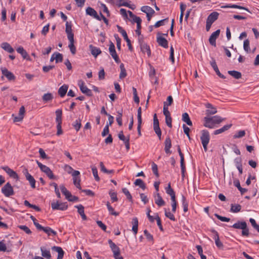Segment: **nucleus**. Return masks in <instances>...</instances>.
Segmentation results:
<instances>
[{"mask_svg": "<svg viewBox=\"0 0 259 259\" xmlns=\"http://www.w3.org/2000/svg\"><path fill=\"white\" fill-rule=\"evenodd\" d=\"M108 243L109 244L110 247L113 251V255H117L118 254L120 253V250L119 247H117L116 245L111 240H108Z\"/></svg>", "mask_w": 259, "mask_h": 259, "instance_id": "obj_19", "label": "nucleus"}, {"mask_svg": "<svg viewBox=\"0 0 259 259\" xmlns=\"http://www.w3.org/2000/svg\"><path fill=\"white\" fill-rule=\"evenodd\" d=\"M2 169H3L10 177L17 180H18L19 177L18 174L8 166H3L2 167Z\"/></svg>", "mask_w": 259, "mask_h": 259, "instance_id": "obj_11", "label": "nucleus"}, {"mask_svg": "<svg viewBox=\"0 0 259 259\" xmlns=\"http://www.w3.org/2000/svg\"><path fill=\"white\" fill-rule=\"evenodd\" d=\"M134 184L136 186H139L143 190H145L146 189V185L144 182L140 179H138L136 180Z\"/></svg>", "mask_w": 259, "mask_h": 259, "instance_id": "obj_42", "label": "nucleus"}, {"mask_svg": "<svg viewBox=\"0 0 259 259\" xmlns=\"http://www.w3.org/2000/svg\"><path fill=\"white\" fill-rule=\"evenodd\" d=\"M68 88V85L64 84L59 89L58 94L61 97H63L66 95Z\"/></svg>", "mask_w": 259, "mask_h": 259, "instance_id": "obj_31", "label": "nucleus"}, {"mask_svg": "<svg viewBox=\"0 0 259 259\" xmlns=\"http://www.w3.org/2000/svg\"><path fill=\"white\" fill-rule=\"evenodd\" d=\"M40 251L41 255L47 259H51V254L49 250L46 249L44 247H41Z\"/></svg>", "mask_w": 259, "mask_h": 259, "instance_id": "obj_29", "label": "nucleus"}, {"mask_svg": "<svg viewBox=\"0 0 259 259\" xmlns=\"http://www.w3.org/2000/svg\"><path fill=\"white\" fill-rule=\"evenodd\" d=\"M165 215L166 217L169 219L171 221H176V219H175L174 214L172 213H171L170 211H167V210L166 209H165Z\"/></svg>", "mask_w": 259, "mask_h": 259, "instance_id": "obj_53", "label": "nucleus"}, {"mask_svg": "<svg viewBox=\"0 0 259 259\" xmlns=\"http://www.w3.org/2000/svg\"><path fill=\"white\" fill-rule=\"evenodd\" d=\"M60 190L62 193L65 196V197L68 200H72L70 199V197H72L71 193L67 190L64 185L60 186Z\"/></svg>", "mask_w": 259, "mask_h": 259, "instance_id": "obj_26", "label": "nucleus"}, {"mask_svg": "<svg viewBox=\"0 0 259 259\" xmlns=\"http://www.w3.org/2000/svg\"><path fill=\"white\" fill-rule=\"evenodd\" d=\"M52 249L53 250L58 252V254L57 259H63L64 254V251L61 247L53 246L52 247Z\"/></svg>", "mask_w": 259, "mask_h": 259, "instance_id": "obj_23", "label": "nucleus"}, {"mask_svg": "<svg viewBox=\"0 0 259 259\" xmlns=\"http://www.w3.org/2000/svg\"><path fill=\"white\" fill-rule=\"evenodd\" d=\"M211 120L212 121V122L213 124H219L221 122H222L224 119H223L221 117L219 116H214L213 117H210Z\"/></svg>", "mask_w": 259, "mask_h": 259, "instance_id": "obj_43", "label": "nucleus"}, {"mask_svg": "<svg viewBox=\"0 0 259 259\" xmlns=\"http://www.w3.org/2000/svg\"><path fill=\"white\" fill-rule=\"evenodd\" d=\"M1 70L3 75L6 76L8 80H13L15 79V77L14 75L11 72L9 71L7 68H2Z\"/></svg>", "mask_w": 259, "mask_h": 259, "instance_id": "obj_13", "label": "nucleus"}, {"mask_svg": "<svg viewBox=\"0 0 259 259\" xmlns=\"http://www.w3.org/2000/svg\"><path fill=\"white\" fill-rule=\"evenodd\" d=\"M68 47L70 50V52L73 55L75 54L76 53V48L74 46V42H69Z\"/></svg>", "mask_w": 259, "mask_h": 259, "instance_id": "obj_62", "label": "nucleus"}, {"mask_svg": "<svg viewBox=\"0 0 259 259\" xmlns=\"http://www.w3.org/2000/svg\"><path fill=\"white\" fill-rule=\"evenodd\" d=\"M222 8H236V9H239L245 10L250 12L249 10L247 8H246L245 7H242V6H238V5H226V6H222Z\"/></svg>", "mask_w": 259, "mask_h": 259, "instance_id": "obj_39", "label": "nucleus"}, {"mask_svg": "<svg viewBox=\"0 0 259 259\" xmlns=\"http://www.w3.org/2000/svg\"><path fill=\"white\" fill-rule=\"evenodd\" d=\"M109 51L110 54L113 58V59L115 60L116 63H119L120 60L118 58V56L116 52L115 46L114 44L112 42H110L109 48Z\"/></svg>", "mask_w": 259, "mask_h": 259, "instance_id": "obj_8", "label": "nucleus"}, {"mask_svg": "<svg viewBox=\"0 0 259 259\" xmlns=\"http://www.w3.org/2000/svg\"><path fill=\"white\" fill-rule=\"evenodd\" d=\"M117 28L118 29V32L122 34L124 39L126 41L127 45H130V40L128 38L126 31L121 26L119 25H117Z\"/></svg>", "mask_w": 259, "mask_h": 259, "instance_id": "obj_22", "label": "nucleus"}, {"mask_svg": "<svg viewBox=\"0 0 259 259\" xmlns=\"http://www.w3.org/2000/svg\"><path fill=\"white\" fill-rule=\"evenodd\" d=\"M205 106L207 108V109L206 110V114L208 116L214 114L217 112V109L212 106L211 104L207 103L205 105Z\"/></svg>", "mask_w": 259, "mask_h": 259, "instance_id": "obj_18", "label": "nucleus"}, {"mask_svg": "<svg viewBox=\"0 0 259 259\" xmlns=\"http://www.w3.org/2000/svg\"><path fill=\"white\" fill-rule=\"evenodd\" d=\"M65 31L67 34L72 33V27L71 24L68 22H66L65 24Z\"/></svg>", "mask_w": 259, "mask_h": 259, "instance_id": "obj_59", "label": "nucleus"}, {"mask_svg": "<svg viewBox=\"0 0 259 259\" xmlns=\"http://www.w3.org/2000/svg\"><path fill=\"white\" fill-rule=\"evenodd\" d=\"M166 193L168 194L170 196L175 195V192L174 190L171 188L170 183L168 184V186L165 188Z\"/></svg>", "mask_w": 259, "mask_h": 259, "instance_id": "obj_45", "label": "nucleus"}, {"mask_svg": "<svg viewBox=\"0 0 259 259\" xmlns=\"http://www.w3.org/2000/svg\"><path fill=\"white\" fill-rule=\"evenodd\" d=\"M141 11L146 14L153 15L155 13L154 10L149 6H143L141 8Z\"/></svg>", "mask_w": 259, "mask_h": 259, "instance_id": "obj_32", "label": "nucleus"}, {"mask_svg": "<svg viewBox=\"0 0 259 259\" xmlns=\"http://www.w3.org/2000/svg\"><path fill=\"white\" fill-rule=\"evenodd\" d=\"M36 163L40 170L45 172L50 179H55V177L52 171L49 167L42 164L38 160H36Z\"/></svg>", "mask_w": 259, "mask_h": 259, "instance_id": "obj_2", "label": "nucleus"}, {"mask_svg": "<svg viewBox=\"0 0 259 259\" xmlns=\"http://www.w3.org/2000/svg\"><path fill=\"white\" fill-rule=\"evenodd\" d=\"M219 14L217 12L210 13L207 17L206 21L212 24L219 17Z\"/></svg>", "mask_w": 259, "mask_h": 259, "instance_id": "obj_20", "label": "nucleus"}, {"mask_svg": "<svg viewBox=\"0 0 259 259\" xmlns=\"http://www.w3.org/2000/svg\"><path fill=\"white\" fill-rule=\"evenodd\" d=\"M133 227L132 231L134 233L135 235H136L138 232V220L137 218H134L133 219Z\"/></svg>", "mask_w": 259, "mask_h": 259, "instance_id": "obj_34", "label": "nucleus"}, {"mask_svg": "<svg viewBox=\"0 0 259 259\" xmlns=\"http://www.w3.org/2000/svg\"><path fill=\"white\" fill-rule=\"evenodd\" d=\"M1 47L4 50L7 51L10 53H12L14 51L13 48L8 42H3L1 45Z\"/></svg>", "mask_w": 259, "mask_h": 259, "instance_id": "obj_30", "label": "nucleus"}, {"mask_svg": "<svg viewBox=\"0 0 259 259\" xmlns=\"http://www.w3.org/2000/svg\"><path fill=\"white\" fill-rule=\"evenodd\" d=\"M152 170L156 177L159 176L157 165L154 162L152 164Z\"/></svg>", "mask_w": 259, "mask_h": 259, "instance_id": "obj_61", "label": "nucleus"}, {"mask_svg": "<svg viewBox=\"0 0 259 259\" xmlns=\"http://www.w3.org/2000/svg\"><path fill=\"white\" fill-rule=\"evenodd\" d=\"M19 228L24 231L27 234H31L32 232L29 228L25 225H20L18 226Z\"/></svg>", "mask_w": 259, "mask_h": 259, "instance_id": "obj_52", "label": "nucleus"}, {"mask_svg": "<svg viewBox=\"0 0 259 259\" xmlns=\"http://www.w3.org/2000/svg\"><path fill=\"white\" fill-rule=\"evenodd\" d=\"M17 51L18 53L20 54L22 57L24 59L30 60V57L28 56L26 51L22 47H19L17 49Z\"/></svg>", "mask_w": 259, "mask_h": 259, "instance_id": "obj_25", "label": "nucleus"}, {"mask_svg": "<svg viewBox=\"0 0 259 259\" xmlns=\"http://www.w3.org/2000/svg\"><path fill=\"white\" fill-rule=\"evenodd\" d=\"M228 73L236 79H239L241 77V73L237 71H228Z\"/></svg>", "mask_w": 259, "mask_h": 259, "instance_id": "obj_40", "label": "nucleus"}, {"mask_svg": "<svg viewBox=\"0 0 259 259\" xmlns=\"http://www.w3.org/2000/svg\"><path fill=\"white\" fill-rule=\"evenodd\" d=\"M89 48L92 55L95 58L101 53L100 48L95 47L92 45L89 46Z\"/></svg>", "mask_w": 259, "mask_h": 259, "instance_id": "obj_15", "label": "nucleus"}, {"mask_svg": "<svg viewBox=\"0 0 259 259\" xmlns=\"http://www.w3.org/2000/svg\"><path fill=\"white\" fill-rule=\"evenodd\" d=\"M214 215L220 220L223 222H228L230 221V219L225 217L221 216L217 213L214 214Z\"/></svg>", "mask_w": 259, "mask_h": 259, "instance_id": "obj_63", "label": "nucleus"}, {"mask_svg": "<svg viewBox=\"0 0 259 259\" xmlns=\"http://www.w3.org/2000/svg\"><path fill=\"white\" fill-rule=\"evenodd\" d=\"M153 129L158 137L159 140L161 139V131L159 125V121L157 118L156 114L153 117Z\"/></svg>", "mask_w": 259, "mask_h": 259, "instance_id": "obj_5", "label": "nucleus"}, {"mask_svg": "<svg viewBox=\"0 0 259 259\" xmlns=\"http://www.w3.org/2000/svg\"><path fill=\"white\" fill-rule=\"evenodd\" d=\"M243 49L247 53L250 52L249 41L248 39H245L243 43Z\"/></svg>", "mask_w": 259, "mask_h": 259, "instance_id": "obj_49", "label": "nucleus"}, {"mask_svg": "<svg viewBox=\"0 0 259 259\" xmlns=\"http://www.w3.org/2000/svg\"><path fill=\"white\" fill-rule=\"evenodd\" d=\"M2 192L6 197H10L14 194L13 187L9 183H7L2 188Z\"/></svg>", "mask_w": 259, "mask_h": 259, "instance_id": "obj_3", "label": "nucleus"}, {"mask_svg": "<svg viewBox=\"0 0 259 259\" xmlns=\"http://www.w3.org/2000/svg\"><path fill=\"white\" fill-rule=\"evenodd\" d=\"M53 96L52 93H50L45 94L42 97V101L45 102L51 101L53 100Z\"/></svg>", "mask_w": 259, "mask_h": 259, "instance_id": "obj_38", "label": "nucleus"}, {"mask_svg": "<svg viewBox=\"0 0 259 259\" xmlns=\"http://www.w3.org/2000/svg\"><path fill=\"white\" fill-rule=\"evenodd\" d=\"M72 125L77 132L78 131L81 126V120L80 119L76 120L73 123Z\"/></svg>", "mask_w": 259, "mask_h": 259, "instance_id": "obj_46", "label": "nucleus"}, {"mask_svg": "<svg viewBox=\"0 0 259 259\" xmlns=\"http://www.w3.org/2000/svg\"><path fill=\"white\" fill-rule=\"evenodd\" d=\"M155 198V202L159 206H162L165 205V201L163 200L160 194L158 192L154 194Z\"/></svg>", "mask_w": 259, "mask_h": 259, "instance_id": "obj_14", "label": "nucleus"}, {"mask_svg": "<svg viewBox=\"0 0 259 259\" xmlns=\"http://www.w3.org/2000/svg\"><path fill=\"white\" fill-rule=\"evenodd\" d=\"M55 114L56 115V121L57 124H62V111L61 109H57L56 112Z\"/></svg>", "mask_w": 259, "mask_h": 259, "instance_id": "obj_35", "label": "nucleus"}, {"mask_svg": "<svg viewBox=\"0 0 259 259\" xmlns=\"http://www.w3.org/2000/svg\"><path fill=\"white\" fill-rule=\"evenodd\" d=\"M210 65L211 67L213 68V70L217 73V74L222 78H225L226 77L223 75L219 71V69L214 59H212L211 61H210Z\"/></svg>", "mask_w": 259, "mask_h": 259, "instance_id": "obj_17", "label": "nucleus"}, {"mask_svg": "<svg viewBox=\"0 0 259 259\" xmlns=\"http://www.w3.org/2000/svg\"><path fill=\"white\" fill-rule=\"evenodd\" d=\"M128 13L129 14L130 17L132 18V21L133 22L136 23L138 25H139V24H141L142 20L139 17L135 15L130 11H128Z\"/></svg>", "mask_w": 259, "mask_h": 259, "instance_id": "obj_24", "label": "nucleus"}, {"mask_svg": "<svg viewBox=\"0 0 259 259\" xmlns=\"http://www.w3.org/2000/svg\"><path fill=\"white\" fill-rule=\"evenodd\" d=\"M231 126H232V124L225 125L222 128L215 130L214 132V134L218 135V134H221V133L225 132L226 131L229 130L231 127Z\"/></svg>", "mask_w": 259, "mask_h": 259, "instance_id": "obj_37", "label": "nucleus"}, {"mask_svg": "<svg viewBox=\"0 0 259 259\" xmlns=\"http://www.w3.org/2000/svg\"><path fill=\"white\" fill-rule=\"evenodd\" d=\"M200 140L204 148V150L206 152L207 151V145L210 140L209 133L207 130H202L201 131Z\"/></svg>", "mask_w": 259, "mask_h": 259, "instance_id": "obj_1", "label": "nucleus"}, {"mask_svg": "<svg viewBox=\"0 0 259 259\" xmlns=\"http://www.w3.org/2000/svg\"><path fill=\"white\" fill-rule=\"evenodd\" d=\"M246 226H247V224L245 222L238 221L233 224L231 227L235 229H245Z\"/></svg>", "mask_w": 259, "mask_h": 259, "instance_id": "obj_28", "label": "nucleus"}, {"mask_svg": "<svg viewBox=\"0 0 259 259\" xmlns=\"http://www.w3.org/2000/svg\"><path fill=\"white\" fill-rule=\"evenodd\" d=\"M220 33V30L218 29L213 32L209 38V42L210 45L213 46H216V39L219 37Z\"/></svg>", "mask_w": 259, "mask_h": 259, "instance_id": "obj_10", "label": "nucleus"}, {"mask_svg": "<svg viewBox=\"0 0 259 259\" xmlns=\"http://www.w3.org/2000/svg\"><path fill=\"white\" fill-rule=\"evenodd\" d=\"M157 41L159 46L163 47L164 48H168V41L164 37L161 36L157 37Z\"/></svg>", "mask_w": 259, "mask_h": 259, "instance_id": "obj_21", "label": "nucleus"}, {"mask_svg": "<svg viewBox=\"0 0 259 259\" xmlns=\"http://www.w3.org/2000/svg\"><path fill=\"white\" fill-rule=\"evenodd\" d=\"M73 184L78 189H80V179L79 177H74L73 178Z\"/></svg>", "mask_w": 259, "mask_h": 259, "instance_id": "obj_48", "label": "nucleus"}, {"mask_svg": "<svg viewBox=\"0 0 259 259\" xmlns=\"http://www.w3.org/2000/svg\"><path fill=\"white\" fill-rule=\"evenodd\" d=\"M51 206L54 210H65L67 209L68 205L66 203L59 202L57 201L56 202H52L51 203Z\"/></svg>", "mask_w": 259, "mask_h": 259, "instance_id": "obj_6", "label": "nucleus"}, {"mask_svg": "<svg viewBox=\"0 0 259 259\" xmlns=\"http://www.w3.org/2000/svg\"><path fill=\"white\" fill-rule=\"evenodd\" d=\"M164 150L166 153L170 154L171 151L170 149L171 147V141L169 137H167L164 141Z\"/></svg>", "mask_w": 259, "mask_h": 259, "instance_id": "obj_16", "label": "nucleus"}, {"mask_svg": "<svg viewBox=\"0 0 259 259\" xmlns=\"http://www.w3.org/2000/svg\"><path fill=\"white\" fill-rule=\"evenodd\" d=\"M245 135V131L241 130L238 131L236 134L234 135V138H240L244 137Z\"/></svg>", "mask_w": 259, "mask_h": 259, "instance_id": "obj_54", "label": "nucleus"}, {"mask_svg": "<svg viewBox=\"0 0 259 259\" xmlns=\"http://www.w3.org/2000/svg\"><path fill=\"white\" fill-rule=\"evenodd\" d=\"M122 192L126 196V198L130 201H132V196L130 194L129 191L125 188L122 189Z\"/></svg>", "mask_w": 259, "mask_h": 259, "instance_id": "obj_56", "label": "nucleus"}, {"mask_svg": "<svg viewBox=\"0 0 259 259\" xmlns=\"http://www.w3.org/2000/svg\"><path fill=\"white\" fill-rule=\"evenodd\" d=\"M139 41L140 43L141 51L144 54L147 53L148 56L150 57L151 56L150 47L146 43H145L143 40L141 38L139 39Z\"/></svg>", "mask_w": 259, "mask_h": 259, "instance_id": "obj_7", "label": "nucleus"}, {"mask_svg": "<svg viewBox=\"0 0 259 259\" xmlns=\"http://www.w3.org/2000/svg\"><path fill=\"white\" fill-rule=\"evenodd\" d=\"M173 102L172 97L171 96H169L167 98V101L164 102L163 103V105H166V107H168L171 105Z\"/></svg>", "mask_w": 259, "mask_h": 259, "instance_id": "obj_64", "label": "nucleus"}, {"mask_svg": "<svg viewBox=\"0 0 259 259\" xmlns=\"http://www.w3.org/2000/svg\"><path fill=\"white\" fill-rule=\"evenodd\" d=\"M118 115L116 117V121L119 126H121L122 125V111H118L117 112Z\"/></svg>", "mask_w": 259, "mask_h": 259, "instance_id": "obj_47", "label": "nucleus"}, {"mask_svg": "<svg viewBox=\"0 0 259 259\" xmlns=\"http://www.w3.org/2000/svg\"><path fill=\"white\" fill-rule=\"evenodd\" d=\"M241 209V206L240 204H231V211L232 212L236 213L240 211Z\"/></svg>", "mask_w": 259, "mask_h": 259, "instance_id": "obj_41", "label": "nucleus"}, {"mask_svg": "<svg viewBox=\"0 0 259 259\" xmlns=\"http://www.w3.org/2000/svg\"><path fill=\"white\" fill-rule=\"evenodd\" d=\"M40 230H42L44 231L46 234H48V236H50L51 234H53L54 236H56L57 234V232L56 231L49 227H42V228L40 229Z\"/></svg>", "mask_w": 259, "mask_h": 259, "instance_id": "obj_33", "label": "nucleus"}, {"mask_svg": "<svg viewBox=\"0 0 259 259\" xmlns=\"http://www.w3.org/2000/svg\"><path fill=\"white\" fill-rule=\"evenodd\" d=\"M55 61H56V63H59V62H62L63 61V55L59 53H58V52H56V53H55Z\"/></svg>", "mask_w": 259, "mask_h": 259, "instance_id": "obj_51", "label": "nucleus"}, {"mask_svg": "<svg viewBox=\"0 0 259 259\" xmlns=\"http://www.w3.org/2000/svg\"><path fill=\"white\" fill-rule=\"evenodd\" d=\"M78 85L83 94H84L88 96H92L93 95L92 91L88 89L86 85H85L84 82L83 80H78Z\"/></svg>", "mask_w": 259, "mask_h": 259, "instance_id": "obj_4", "label": "nucleus"}, {"mask_svg": "<svg viewBox=\"0 0 259 259\" xmlns=\"http://www.w3.org/2000/svg\"><path fill=\"white\" fill-rule=\"evenodd\" d=\"M182 205L184 212H187L188 210V203L186 200V198L184 196H182Z\"/></svg>", "mask_w": 259, "mask_h": 259, "instance_id": "obj_44", "label": "nucleus"}, {"mask_svg": "<svg viewBox=\"0 0 259 259\" xmlns=\"http://www.w3.org/2000/svg\"><path fill=\"white\" fill-rule=\"evenodd\" d=\"M25 175L26 179L29 181L31 187L32 188H35V180L33 177L28 172L27 169L25 168L23 171Z\"/></svg>", "mask_w": 259, "mask_h": 259, "instance_id": "obj_9", "label": "nucleus"}, {"mask_svg": "<svg viewBox=\"0 0 259 259\" xmlns=\"http://www.w3.org/2000/svg\"><path fill=\"white\" fill-rule=\"evenodd\" d=\"M249 221L252 227L259 232V225H258L254 219L250 218Z\"/></svg>", "mask_w": 259, "mask_h": 259, "instance_id": "obj_58", "label": "nucleus"}, {"mask_svg": "<svg viewBox=\"0 0 259 259\" xmlns=\"http://www.w3.org/2000/svg\"><path fill=\"white\" fill-rule=\"evenodd\" d=\"M101 9L102 10V11L104 12V13H105L106 14H107V16L109 17L110 16V13H109V11L107 8V7H106V6L104 4H102L101 5Z\"/></svg>", "mask_w": 259, "mask_h": 259, "instance_id": "obj_60", "label": "nucleus"}, {"mask_svg": "<svg viewBox=\"0 0 259 259\" xmlns=\"http://www.w3.org/2000/svg\"><path fill=\"white\" fill-rule=\"evenodd\" d=\"M92 170L93 174L94 175V177L95 180L97 181H99L100 180V178L99 177V176L98 175L97 168L94 166L92 168Z\"/></svg>", "mask_w": 259, "mask_h": 259, "instance_id": "obj_57", "label": "nucleus"}, {"mask_svg": "<svg viewBox=\"0 0 259 259\" xmlns=\"http://www.w3.org/2000/svg\"><path fill=\"white\" fill-rule=\"evenodd\" d=\"M204 126L209 128H212L214 127V124L212 122V121L210 117H205L204 118Z\"/></svg>", "mask_w": 259, "mask_h": 259, "instance_id": "obj_27", "label": "nucleus"}, {"mask_svg": "<svg viewBox=\"0 0 259 259\" xmlns=\"http://www.w3.org/2000/svg\"><path fill=\"white\" fill-rule=\"evenodd\" d=\"M86 14L88 15L93 17L94 18L101 20V18L98 15L97 12L91 7H88L86 9Z\"/></svg>", "mask_w": 259, "mask_h": 259, "instance_id": "obj_12", "label": "nucleus"}, {"mask_svg": "<svg viewBox=\"0 0 259 259\" xmlns=\"http://www.w3.org/2000/svg\"><path fill=\"white\" fill-rule=\"evenodd\" d=\"M109 194L111 197V199L112 202H116L118 201V198L117 197V194L116 192L110 191L109 193Z\"/></svg>", "mask_w": 259, "mask_h": 259, "instance_id": "obj_50", "label": "nucleus"}, {"mask_svg": "<svg viewBox=\"0 0 259 259\" xmlns=\"http://www.w3.org/2000/svg\"><path fill=\"white\" fill-rule=\"evenodd\" d=\"M144 233L148 240L153 242V236L147 230H144Z\"/></svg>", "mask_w": 259, "mask_h": 259, "instance_id": "obj_55", "label": "nucleus"}, {"mask_svg": "<svg viewBox=\"0 0 259 259\" xmlns=\"http://www.w3.org/2000/svg\"><path fill=\"white\" fill-rule=\"evenodd\" d=\"M182 120L186 122L188 125H192V122L190 120L189 116L187 113H184L182 114Z\"/></svg>", "mask_w": 259, "mask_h": 259, "instance_id": "obj_36", "label": "nucleus"}]
</instances>
